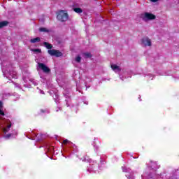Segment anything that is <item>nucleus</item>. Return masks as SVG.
I'll return each mask as SVG.
<instances>
[{"instance_id":"f257e3e1","label":"nucleus","mask_w":179,"mask_h":179,"mask_svg":"<svg viewBox=\"0 0 179 179\" xmlns=\"http://www.w3.org/2000/svg\"><path fill=\"white\" fill-rule=\"evenodd\" d=\"M68 13H65L64 10H60L57 14V19L59 20V22H66L68 20Z\"/></svg>"},{"instance_id":"f03ea898","label":"nucleus","mask_w":179,"mask_h":179,"mask_svg":"<svg viewBox=\"0 0 179 179\" xmlns=\"http://www.w3.org/2000/svg\"><path fill=\"white\" fill-rule=\"evenodd\" d=\"M141 19L146 22L147 20H155L156 19V15L150 13H145L144 14L141 15Z\"/></svg>"},{"instance_id":"7ed1b4c3","label":"nucleus","mask_w":179,"mask_h":179,"mask_svg":"<svg viewBox=\"0 0 179 179\" xmlns=\"http://www.w3.org/2000/svg\"><path fill=\"white\" fill-rule=\"evenodd\" d=\"M48 53L51 57H56L57 58H59V57H62L63 55L62 52L55 49L48 50Z\"/></svg>"},{"instance_id":"20e7f679","label":"nucleus","mask_w":179,"mask_h":179,"mask_svg":"<svg viewBox=\"0 0 179 179\" xmlns=\"http://www.w3.org/2000/svg\"><path fill=\"white\" fill-rule=\"evenodd\" d=\"M141 44L144 45V47H152V40L148 36H144L141 39Z\"/></svg>"},{"instance_id":"39448f33","label":"nucleus","mask_w":179,"mask_h":179,"mask_svg":"<svg viewBox=\"0 0 179 179\" xmlns=\"http://www.w3.org/2000/svg\"><path fill=\"white\" fill-rule=\"evenodd\" d=\"M38 66L41 71H43L45 73H50L51 72V69L48 68L45 64L43 63H38Z\"/></svg>"},{"instance_id":"423d86ee","label":"nucleus","mask_w":179,"mask_h":179,"mask_svg":"<svg viewBox=\"0 0 179 179\" xmlns=\"http://www.w3.org/2000/svg\"><path fill=\"white\" fill-rule=\"evenodd\" d=\"M41 41V38L40 37H36L30 40V43L32 44H36V43H40Z\"/></svg>"},{"instance_id":"0eeeda50","label":"nucleus","mask_w":179,"mask_h":179,"mask_svg":"<svg viewBox=\"0 0 179 179\" xmlns=\"http://www.w3.org/2000/svg\"><path fill=\"white\" fill-rule=\"evenodd\" d=\"M9 24V22L8 21H2L0 22V29H2L3 27H6Z\"/></svg>"},{"instance_id":"6e6552de","label":"nucleus","mask_w":179,"mask_h":179,"mask_svg":"<svg viewBox=\"0 0 179 179\" xmlns=\"http://www.w3.org/2000/svg\"><path fill=\"white\" fill-rule=\"evenodd\" d=\"M43 45L47 48L48 50H52V45L50 44L48 42H44Z\"/></svg>"},{"instance_id":"1a4fd4ad","label":"nucleus","mask_w":179,"mask_h":179,"mask_svg":"<svg viewBox=\"0 0 179 179\" xmlns=\"http://www.w3.org/2000/svg\"><path fill=\"white\" fill-rule=\"evenodd\" d=\"M111 68H112L113 71L117 70V71H118L119 72H121V68H120L119 66H117V65H115V64H112V65H111Z\"/></svg>"},{"instance_id":"9d476101","label":"nucleus","mask_w":179,"mask_h":179,"mask_svg":"<svg viewBox=\"0 0 179 179\" xmlns=\"http://www.w3.org/2000/svg\"><path fill=\"white\" fill-rule=\"evenodd\" d=\"M83 55H84L85 58H86V59L92 58V53L91 52H84Z\"/></svg>"},{"instance_id":"9b49d317","label":"nucleus","mask_w":179,"mask_h":179,"mask_svg":"<svg viewBox=\"0 0 179 179\" xmlns=\"http://www.w3.org/2000/svg\"><path fill=\"white\" fill-rule=\"evenodd\" d=\"M73 10H74V12H76V13H82V12H83L82 10V8H74Z\"/></svg>"},{"instance_id":"f8f14e48","label":"nucleus","mask_w":179,"mask_h":179,"mask_svg":"<svg viewBox=\"0 0 179 179\" xmlns=\"http://www.w3.org/2000/svg\"><path fill=\"white\" fill-rule=\"evenodd\" d=\"M39 31H42V32L47 33V32L48 31V29H47V28L41 27V28L39 29Z\"/></svg>"},{"instance_id":"ddd939ff","label":"nucleus","mask_w":179,"mask_h":179,"mask_svg":"<svg viewBox=\"0 0 179 179\" xmlns=\"http://www.w3.org/2000/svg\"><path fill=\"white\" fill-rule=\"evenodd\" d=\"M80 61H82V57H80V56H77L76 57V62H77L79 64Z\"/></svg>"},{"instance_id":"4468645a","label":"nucleus","mask_w":179,"mask_h":179,"mask_svg":"<svg viewBox=\"0 0 179 179\" xmlns=\"http://www.w3.org/2000/svg\"><path fill=\"white\" fill-rule=\"evenodd\" d=\"M10 127H12V124H8L7 126V129H3L4 132H8V131H9V129L10 128Z\"/></svg>"},{"instance_id":"2eb2a0df","label":"nucleus","mask_w":179,"mask_h":179,"mask_svg":"<svg viewBox=\"0 0 179 179\" xmlns=\"http://www.w3.org/2000/svg\"><path fill=\"white\" fill-rule=\"evenodd\" d=\"M68 143H71V141L68 139H65L63 141V145H68Z\"/></svg>"},{"instance_id":"dca6fc26","label":"nucleus","mask_w":179,"mask_h":179,"mask_svg":"<svg viewBox=\"0 0 179 179\" xmlns=\"http://www.w3.org/2000/svg\"><path fill=\"white\" fill-rule=\"evenodd\" d=\"M31 51L33 52H41V49H32Z\"/></svg>"},{"instance_id":"f3484780","label":"nucleus","mask_w":179,"mask_h":179,"mask_svg":"<svg viewBox=\"0 0 179 179\" xmlns=\"http://www.w3.org/2000/svg\"><path fill=\"white\" fill-rule=\"evenodd\" d=\"M0 115H5V113L2 111V110L0 109Z\"/></svg>"},{"instance_id":"a211bd4d","label":"nucleus","mask_w":179,"mask_h":179,"mask_svg":"<svg viewBox=\"0 0 179 179\" xmlns=\"http://www.w3.org/2000/svg\"><path fill=\"white\" fill-rule=\"evenodd\" d=\"M152 2H157L159 0H150Z\"/></svg>"},{"instance_id":"6ab92c4d","label":"nucleus","mask_w":179,"mask_h":179,"mask_svg":"<svg viewBox=\"0 0 179 179\" xmlns=\"http://www.w3.org/2000/svg\"><path fill=\"white\" fill-rule=\"evenodd\" d=\"M1 106H2V103H1V102H0V107H1Z\"/></svg>"}]
</instances>
